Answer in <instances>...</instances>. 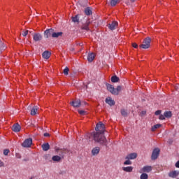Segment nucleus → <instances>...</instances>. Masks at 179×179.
I'll return each mask as SVG.
<instances>
[{
  "instance_id": "nucleus-1",
  "label": "nucleus",
  "mask_w": 179,
  "mask_h": 179,
  "mask_svg": "<svg viewBox=\"0 0 179 179\" xmlns=\"http://www.w3.org/2000/svg\"><path fill=\"white\" fill-rule=\"evenodd\" d=\"M104 133V124L101 122L96 124L95 127V131L91 133V134H87V138L89 139L92 138L94 141L99 143L101 145H108V140L106 137L103 136Z\"/></svg>"
},
{
  "instance_id": "nucleus-2",
  "label": "nucleus",
  "mask_w": 179,
  "mask_h": 179,
  "mask_svg": "<svg viewBox=\"0 0 179 179\" xmlns=\"http://www.w3.org/2000/svg\"><path fill=\"white\" fill-rule=\"evenodd\" d=\"M150 48V38H145L143 41V44L140 45L141 49H149Z\"/></svg>"
},
{
  "instance_id": "nucleus-3",
  "label": "nucleus",
  "mask_w": 179,
  "mask_h": 179,
  "mask_svg": "<svg viewBox=\"0 0 179 179\" xmlns=\"http://www.w3.org/2000/svg\"><path fill=\"white\" fill-rule=\"evenodd\" d=\"M83 19H85V17H83V15L80 14H78L75 15V17H71V20L74 23H82V22H83Z\"/></svg>"
},
{
  "instance_id": "nucleus-4",
  "label": "nucleus",
  "mask_w": 179,
  "mask_h": 179,
  "mask_svg": "<svg viewBox=\"0 0 179 179\" xmlns=\"http://www.w3.org/2000/svg\"><path fill=\"white\" fill-rule=\"evenodd\" d=\"M159 148H157L153 149V151L152 152V160H156V159H158V157L159 156Z\"/></svg>"
},
{
  "instance_id": "nucleus-5",
  "label": "nucleus",
  "mask_w": 179,
  "mask_h": 179,
  "mask_svg": "<svg viewBox=\"0 0 179 179\" xmlns=\"http://www.w3.org/2000/svg\"><path fill=\"white\" fill-rule=\"evenodd\" d=\"M171 117V111H166L164 112L163 115H159V120H166V118H170Z\"/></svg>"
},
{
  "instance_id": "nucleus-6",
  "label": "nucleus",
  "mask_w": 179,
  "mask_h": 179,
  "mask_svg": "<svg viewBox=\"0 0 179 179\" xmlns=\"http://www.w3.org/2000/svg\"><path fill=\"white\" fill-rule=\"evenodd\" d=\"M31 145H33V139L28 138L23 141L22 143V146L23 148H29L31 147Z\"/></svg>"
},
{
  "instance_id": "nucleus-7",
  "label": "nucleus",
  "mask_w": 179,
  "mask_h": 179,
  "mask_svg": "<svg viewBox=\"0 0 179 179\" xmlns=\"http://www.w3.org/2000/svg\"><path fill=\"white\" fill-rule=\"evenodd\" d=\"M52 34H57V32H54V29H48L44 32L45 38H48L52 35Z\"/></svg>"
},
{
  "instance_id": "nucleus-8",
  "label": "nucleus",
  "mask_w": 179,
  "mask_h": 179,
  "mask_svg": "<svg viewBox=\"0 0 179 179\" xmlns=\"http://www.w3.org/2000/svg\"><path fill=\"white\" fill-rule=\"evenodd\" d=\"M106 87L108 89V91L110 92V94L113 95H117V92H115V88L113 87V86L110 84H106Z\"/></svg>"
},
{
  "instance_id": "nucleus-9",
  "label": "nucleus",
  "mask_w": 179,
  "mask_h": 179,
  "mask_svg": "<svg viewBox=\"0 0 179 179\" xmlns=\"http://www.w3.org/2000/svg\"><path fill=\"white\" fill-rule=\"evenodd\" d=\"M93 8H90V7H86L84 9V13L85 15H86V16H90L93 14Z\"/></svg>"
},
{
  "instance_id": "nucleus-10",
  "label": "nucleus",
  "mask_w": 179,
  "mask_h": 179,
  "mask_svg": "<svg viewBox=\"0 0 179 179\" xmlns=\"http://www.w3.org/2000/svg\"><path fill=\"white\" fill-rule=\"evenodd\" d=\"M104 101L105 103H106V104L109 105L110 106H113L115 105V101H113L110 97L106 98V99H105Z\"/></svg>"
},
{
  "instance_id": "nucleus-11",
  "label": "nucleus",
  "mask_w": 179,
  "mask_h": 179,
  "mask_svg": "<svg viewBox=\"0 0 179 179\" xmlns=\"http://www.w3.org/2000/svg\"><path fill=\"white\" fill-rule=\"evenodd\" d=\"M89 4V0H80L78 1V5H80L83 8H87Z\"/></svg>"
},
{
  "instance_id": "nucleus-12",
  "label": "nucleus",
  "mask_w": 179,
  "mask_h": 179,
  "mask_svg": "<svg viewBox=\"0 0 179 179\" xmlns=\"http://www.w3.org/2000/svg\"><path fill=\"white\" fill-rule=\"evenodd\" d=\"M136 157H137L136 153H135V152L130 153V154L127 155V156H126V159L134 160V159H136Z\"/></svg>"
},
{
  "instance_id": "nucleus-13",
  "label": "nucleus",
  "mask_w": 179,
  "mask_h": 179,
  "mask_svg": "<svg viewBox=\"0 0 179 179\" xmlns=\"http://www.w3.org/2000/svg\"><path fill=\"white\" fill-rule=\"evenodd\" d=\"M33 40L36 42H38L40 41H42V35L40 34H34L33 36Z\"/></svg>"
},
{
  "instance_id": "nucleus-14",
  "label": "nucleus",
  "mask_w": 179,
  "mask_h": 179,
  "mask_svg": "<svg viewBox=\"0 0 179 179\" xmlns=\"http://www.w3.org/2000/svg\"><path fill=\"white\" fill-rule=\"evenodd\" d=\"M178 176H179V171H173L169 173V177L172 178H176Z\"/></svg>"
},
{
  "instance_id": "nucleus-15",
  "label": "nucleus",
  "mask_w": 179,
  "mask_h": 179,
  "mask_svg": "<svg viewBox=\"0 0 179 179\" xmlns=\"http://www.w3.org/2000/svg\"><path fill=\"white\" fill-rule=\"evenodd\" d=\"M71 106L74 108H79L80 106H81V102L80 101V100L72 101L71 102Z\"/></svg>"
},
{
  "instance_id": "nucleus-16",
  "label": "nucleus",
  "mask_w": 179,
  "mask_h": 179,
  "mask_svg": "<svg viewBox=\"0 0 179 179\" xmlns=\"http://www.w3.org/2000/svg\"><path fill=\"white\" fill-rule=\"evenodd\" d=\"M50 57H51V52H50L45 51L43 52V53H42V57L45 59H50Z\"/></svg>"
},
{
  "instance_id": "nucleus-17",
  "label": "nucleus",
  "mask_w": 179,
  "mask_h": 179,
  "mask_svg": "<svg viewBox=\"0 0 179 179\" xmlns=\"http://www.w3.org/2000/svg\"><path fill=\"white\" fill-rule=\"evenodd\" d=\"M12 130L14 132H19V131H20V125L19 124H13Z\"/></svg>"
},
{
  "instance_id": "nucleus-18",
  "label": "nucleus",
  "mask_w": 179,
  "mask_h": 179,
  "mask_svg": "<svg viewBox=\"0 0 179 179\" xmlns=\"http://www.w3.org/2000/svg\"><path fill=\"white\" fill-rule=\"evenodd\" d=\"M98 153H100V148L95 147L94 149H92V156H96Z\"/></svg>"
},
{
  "instance_id": "nucleus-19",
  "label": "nucleus",
  "mask_w": 179,
  "mask_h": 179,
  "mask_svg": "<svg viewBox=\"0 0 179 179\" xmlns=\"http://www.w3.org/2000/svg\"><path fill=\"white\" fill-rule=\"evenodd\" d=\"M117 27H118V24H108V28H109V29L110 31L115 30V29H117Z\"/></svg>"
},
{
  "instance_id": "nucleus-20",
  "label": "nucleus",
  "mask_w": 179,
  "mask_h": 179,
  "mask_svg": "<svg viewBox=\"0 0 179 179\" xmlns=\"http://www.w3.org/2000/svg\"><path fill=\"white\" fill-rule=\"evenodd\" d=\"M94 58H95V55H94V53H89L87 55V62H92Z\"/></svg>"
},
{
  "instance_id": "nucleus-21",
  "label": "nucleus",
  "mask_w": 179,
  "mask_h": 179,
  "mask_svg": "<svg viewBox=\"0 0 179 179\" xmlns=\"http://www.w3.org/2000/svg\"><path fill=\"white\" fill-rule=\"evenodd\" d=\"M143 173H150L152 171V166H145L142 169Z\"/></svg>"
},
{
  "instance_id": "nucleus-22",
  "label": "nucleus",
  "mask_w": 179,
  "mask_h": 179,
  "mask_svg": "<svg viewBox=\"0 0 179 179\" xmlns=\"http://www.w3.org/2000/svg\"><path fill=\"white\" fill-rule=\"evenodd\" d=\"M120 81V78L117 76H113L110 77V82L113 83H117Z\"/></svg>"
},
{
  "instance_id": "nucleus-23",
  "label": "nucleus",
  "mask_w": 179,
  "mask_h": 179,
  "mask_svg": "<svg viewBox=\"0 0 179 179\" xmlns=\"http://www.w3.org/2000/svg\"><path fill=\"white\" fill-rule=\"evenodd\" d=\"M134 170L133 166H127V167H123V171L126 173H131Z\"/></svg>"
},
{
  "instance_id": "nucleus-24",
  "label": "nucleus",
  "mask_w": 179,
  "mask_h": 179,
  "mask_svg": "<svg viewBox=\"0 0 179 179\" xmlns=\"http://www.w3.org/2000/svg\"><path fill=\"white\" fill-rule=\"evenodd\" d=\"M62 35H63V32H57V34H51L50 37H52L54 38H57L59 37H62Z\"/></svg>"
},
{
  "instance_id": "nucleus-25",
  "label": "nucleus",
  "mask_w": 179,
  "mask_h": 179,
  "mask_svg": "<svg viewBox=\"0 0 179 179\" xmlns=\"http://www.w3.org/2000/svg\"><path fill=\"white\" fill-rule=\"evenodd\" d=\"M42 150L45 152L50 150V144L45 143V144L42 145Z\"/></svg>"
},
{
  "instance_id": "nucleus-26",
  "label": "nucleus",
  "mask_w": 179,
  "mask_h": 179,
  "mask_svg": "<svg viewBox=\"0 0 179 179\" xmlns=\"http://www.w3.org/2000/svg\"><path fill=\"white\" fill-rule=\"evenodd\" d=\"M52 162H60V160H62V157H60V156H58V155H55V156H52Z\"/></svg>"
},
{
  "instance_id": "nucleus-27",
  "label": "nucleus",
  "mask_w": 179,
  "mask_h": 179,
  "mask_svg": "<svg viewBox=\"0 0 179 179\" xmlns=\"http://www.w3.org/2000/svg\"><path fill=\"white\" fill-rule=\"evenodd\" d=\"M120 3V0H110V6H115L117 3Z\"/></svg>"
},
{
  "instance_id": "nucleus-28",
  "label": "nucleus",
  "mask_w": 179,
  "mask_h": 179,
  "mask_svg": "<svg viewBox=\"0 0 179 179\" xmlns=\"http://www.w3.org/2000/svg\"><path fill=\"white\" fill-rule=\"evenodd\" d=\"M5 48H6V47L5 46V45H3V43H2L1 41H0V54L2 53V51L4 50Z\"/></svg>"
},
{
  "instance_id": "nucleus-29",
  "label": "nucleus",
  "mask_w": 179,
  "mask_h": 179,
  "mask_svg": "<svg viewBox=\"0 0 179 179\" xmlns=\"http://www.w3.org/2000/svg\"><path fill=\"white\" fill-rule=\"evenodd\" d=\"M37 113V107L34 106L33 109H31V115H36Z\"/></svg>"
},
{
  "instance_id": "nucleus-30",
  "label": "nucleus",
  "mask_w": 179,
  "mask_h": 179,
  "mask_svg": "<svg viewBox=\"0 0 179 179\" xmlns=\"http://www.w3.org/2000/svg\"><path fill=\"white\" fill-rule=\"evenodd\" d=\"M159 128H161V124H155L153 125V127H152V131H155L156 129H158Z\"/></svg>"
},
{
  "instance_id": "nucleus-31",
  "label": "nucleus",
  "mask_w": 179,
  "mask_h": 179,
  "mask_svg": "<svg viewBox=\"0 0 179 179\" xmlns=\"http://www.w3.org/2000/svg\"><path fill=\"white\" fill-rule=\"evenodd\" d=\"M121 115H123V117H127V112L124 109H121Z\"/></svg>"
},
{
  "instance_id": "nucleus-32",
  "label": "nucleus",
  "mask_w": 179,
  "mask_h": 179,
  "mask_svg": "<svg viewBox=\"0 0 179 179\" xmlns=\"http://www.w3.org/2000/svg\"><path fill=\"white\" fill-rule=\"evenodd\" d=\"M149 178V176L147 175V173H143L141 176H140V179H148Z\"/></svg>"
},
{
  "instance_id": "nucleus-33",
  "label": "nucleus",
  "mask_w": 179,
  "mask_h": 179,
  "mask_svg": "<svg viewBox=\"0 0 179 179\" xmlns=\"http://www.w3.org/2000/svg\"><path fill=\"white\" fill-rule=\"evenodd\" d=\"M89 24H85L83 27H81V29L89 31Z\"/></svg>"
},
{
  "instance_id": "nucleus-34",
  "label": "nucleus",
  "mask_w": 179,
  "mask_h": 179,
  "mask_svg": "<svg viewBox=\"0 0 179 179\" xmlns=\"http://www.w3.org/2000/svg\"><path fill=\"white\" fill-rule=\"evenodd\" d=\"M69 72V69H68V67L64 68V69H63V74L64 76H68Z\"/></svg>"
},
{
  "instance_id": "nucleus-35",
  "label": "nucleus",
  "mask_w": 179,
  "mask_h": 179,
  "mask_svg": "<svg viewBox=\"0 0 179 179\" xmlns=\"http://www.w3.org/2000/svg\"><path fill=\"white\" fill-rule=\"evenodd\" d=\"M115 91L117 92V95H118V93L121 91V86H117Z\"/></svg>"
},
{
  "instance_id": "nucleus-36",
  "label": "nucleus",
  "mask_w": 179,
  "mask_h": 179,
  "mask_svg": "<svg viewBox=\"0 0 179 179\" xmlns=\"http://www.w3.org/2000/svg\"><path fill=\"white\" fill-rule=\"evenodd\" d=\"M124 165H131L132 164V162H130L129 159L126 160V162H124Z\"/></svg>"
},
{
  "instance_id": "nucleus-37",
  "label": "nucleus",
  "mask_w": 179,
  "mask_h": 179,
  "mask_svg": "<svg viewBox=\"0 0 179 179\" xmlns=\"http://www.w3.org/2000/svg\"><path fill=\"white\" fill-rule=\"evenodd\" d=\"M78 114H80V115H85L86 112L85 110H78Z\"/></svg>"
},
{
  "instance_id": "nucleus-38",
  "label": "nucleus",
  "mask_w": 179,
  "mask_h": 179,
  "mask_svg": "<svg viewBox=\"0 0 179 179\" xmlns=\"http://www.w3.org/2000/svg\"><path fill=\"white\" fill-rule=\"evenodd\" d=\"M28 32H29L28 30H27V31H23V33L22 34V36L23 37L27 36L28 35Z\"/></svg>"
},
{
  "instance_id": "nucleus-39",
  "label": "nucleus",
  "mask_w": 179,
  "mask_h": 179,
  "mask_svg": "<svg viewBox=\"0 0 179 179\" xmlns=\"http://www.w3.org/2000/svg\"><path fill=\"white\" fill-rule=\"evenodd\" d=\"M161 115V110H158L155 112V115Z\"/></svg>"
},
{
  "instance_id": "nucleus-40",
  "label": "nucleus",
  "mask_w": 179,
  "mask_h": 179,
  "mask_svg": "<svg viewBox=\"0 0 179 179\" xmlns=\"http://www.w3.org/2000/svg\"><path fill=\"white\" fill-rule=\"evenodd\" d=\"M9 152H10V150H3V155L6 156V155H8V153H9Z\"/></svg>"
},
{
  "instance_id": "nucleus-41",
  "label": "nucleus",
  "mask_w": 179,
  "mask_h": 179,
  "mask_svg": "<svg viewBox=\"0 0 179 179\" xmlns=\"http://www.w3.org/2000/svg\"><path fill=\"white\" fill-rule=\"evenodd\" d=\"M132 47L134 48H138V45L136 43H132Z\"/></svg>"
},
{
  "instance_id": "nucleus-42",
  "label": "nucleus",
  "mask_w": 179,
  "mask_h": 179,
  "mask_svg": "<svg viewBox=\"0 0 179 179\" xmlns=\"http://www.w3.org/2000/svg\"><path fill=\"white\" fill-rule=\"evenodd\" d=\"M43 136H45V137H50V135L48 133H45V134H43Z\"/></svg>"
},
{
  "instance_id": "nucleus-43",
  "label": "nucleus",
  "mask_w": 179,
  "mask_h": 179,
  "mask_svg": "<svg viewBox=\"0 0 179 179\" xmlns=\"http://www.w3.org/2000/svg\"><path fill=\"white\" fill-rule=\"evenodd\" d=\"M86 23H93V20L90 18L88 21L86 22Z\"/></svg>"
},
{
  "instance_id": "nucleus-44",
  "label": "nucleus",
  "mask_w": 179,
  "mask_h": 179,
  "mask_svg": "<svg viewBox=\"0 0 179 179\" xmlns=\"http://www.w3.org/2000/svg\"><path fill=\"white\" fill-rule=\"evenodd\" d=\"M175 166H176V168L179 169V161H178V162H176V164H175Z\"/></svg>"
},
{
  "instance_id": "nucleus-45",
  "label": "nucleus",
  "mask_w": 179,
  "mask_h": 179,
  "mask_svg": "<svg viewBox=\"0 0 179 179\" xmlns=\"http://www.w3.org/2000/svg\"><path fill=\"white\" fill-rule=\"evenodd\" d=\"M145 115V111L141 112V116H143V115Z\"/></svg>"
},
{
  "instance_id": "nucleus-46",
  "label": "nucleus",
  "mask_w": 179,
  "mask_h": 179,
  "mask_svg": "<svg viewBox=\"0 0 179 179\" xmlns=\"http://www.w3.org/2000/svg\"><path fill=\"white\" fill-rule=\"evenodd\" d=\"M2 166H3V162H0V167H2Z\"/></svg>"
},
{
  "instance_id": "nucleus-47",
  "label": "nucleus",
  "mask_w": 179,
  "mask_h": 179,
  "mask_svg": "<svg viewBox=\"0 0 179 179\" xmlns=\"http://www.w3.org/2000/svg\"><path fill=\"white\" fill-rule=\"evenodd\" d=\"M112 23H118V21H112Z\"/></svg>"
},
{
  "instance_id": "nucleus-48",
  "label": "nucleus",
  "mask_w": 179,
  "mask_h": 179,
  "mask_svg": "<svg viewBox=\"0 0 179 179\" xmlns=\"http://www.w3.org/2000/svg\"><path fill=\"white\" fill-rule=\"evenodd\" d=\"M131 2H135L136 0H130Z\"/></svg>"
},
{
  "instance_id": "nucleus-49",
  "label": "nucleus",
  "mask_w": 179,
  "mask_h": 179,
  "mask_svg": "<svg viewBox=\"0 0 179 179\" xmlns=\"http://www.w3.org/2000/svg\"><path fill=\"white\" fill-rule=\"evenodd\" d=\"M83 104L86 105L87 103H86V102H83Z\"/></svg>"
},
{
  "instance_id": "nucleus-50",
  "label": "nucleus",
  "mask_w": 179,
  "mask_h": 179,
  "mask_svg": "<svg viewBox=\"0 0 179 179\" xmlns=\"http://www.w3.org/2000/svg\"><path fill=\"white\" fill-rule=\"evenodd\" d=\"M78 45L81 46V43H78Z\"/></svg>"
},
{
  "instance_id": "nucleus-51",
  "label": "nucleus",
  "mask_w": 179,
  "mask_h": 179,
  "mask_svg": "<svg viewBox=\"0 0 179 179\" xmlns=\"http://www.w3.org/2000/svg\"><path fill=\"white\" fill-rule=\"evenodd\" d=\"M36 15H38V13L36 11Z\"/></svg>"
},
{
  "instance_id": "nucleus-52",
  "label": "nucleus",
  "mask_w": 179,
  "mask_h": 179,
  "mask_svg": "<svg viewBox=\"0 0 179 179\" xmlns=\"http://www.w3.org/2000/svg\"><path fill=\"white\" fill-rule=\"evenodd\" d=\"M178 119H179V116H178Z\"/></svg>"
}]
</instances>
